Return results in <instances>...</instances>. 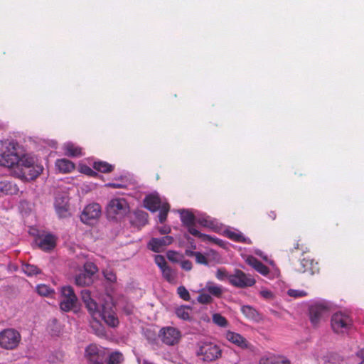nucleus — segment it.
Wrapping results in <instances>:
<instances>
[{
	"label": "nucleus",
	"instance_id": "f257e3e1",
	"mask_svg": "<svg viewBox=\"0 0 364 364\" xmlns=\"http://www.w3.org/2000/svg\"><path fill=\"white\" fill-rule=\"evenodd\" d=\"M26 154L23 146L14 138L0 141V166L11 169Z\"/></svg>",
	"mask_w": 364,
	"mask_h": 364
},
{
	"label": "nucleus",
	"instance_id": "f03ea898",
	"mask_svg": "<svg viewBox=\"0 0 364 364\" xmlns=\"http://www.w3.org/2000/svg\"><path fill=\"white\" fill-rule=\"evenodd\" d=\"M10 170L14 177L28 181L38 178L43 172V167L36 163L33 156L26 154Z\"/></svg>",
	"mask_w": 364,
	"mask_h": 364
},
{
	"label": "nucleus",
	"instance_id": "7ed1b4c3",
	"mask_svg": "<svg viewBox=\"0 0 364 364\" xmlns=\"http://www.w3.org/2000/svg\"><path fill=\"white\" fill-rule=\"evenodd\" d=\"M196 355L204 362H213L222 355V350L217 344L208 341H200L196 343Z\"/></svg>",
	"mask_w": 364,
	"mask_h": 364
},
{
	"label": "nucleus",
	"instance_id": "20e7f679",
	"mask_svg": "<svg viewBox=\"0 0 364 364\" xmlns=\"http://www.w3.org/2000/svg\"><path fill=\"white\" fill-rule=\"evenodd\" d=\"M181 222L184 226L188 228V231L192 235L200 238L203 242H212L215 244L220 245L222 242L218 238H214L211 236L201 233L194 228L195 222L196 221V217L191 212L188 210H183L181 213Z\"/></svg>",
	"mask_w": 364,
	"mask_h": 364
},
{
	"label": "nucleus",
	"instance_id": "39448f33",
	"mask_svg": "<svg viewBox=\"0 0 364 364\" xmlns=\"http://www.w3.org/2000/svg\"><path fill=\"white\" fill-rule=\"evenodd\" d=\"M331 325L335 333H345L352 328L353 320L349 313L339 311L332 315Z\"/></svg>",
	"mask_w": 364,
	"mask_h": 364
},
{
	"label": "nucleus",
	"instance_id": "423d86ee",
	"mask_svg": "<svg viewBox=\"0 0 364 364\" xmlns=\"http://www.w3.org/2000/svg\"><path fill=\"white\" fill-rule=\"evenodd\" d=\"M84 357L89 364H104L107 353L105 348L91 343L85 348Z\"/></svg>",
	"mask_w": 364,
	"mask_h": 364
},
{
	"label": "nucleus",
	"instance_id": "0eeeda50",
	"mask_svg": "<svg viewBox=\"0 0 364 364\" xmlns=\"http://www.w3.org/2000/svg\"><path fill=\"white\" fill-rule=\"evenodd\" d=\"M21 341L20 333L14 328H6L0 332V347L4 349H16Z\"/></svg>",
	"mask_w": 364,
	"mask_h": 364
},
{
	"label": "nucleus",
	"instance_id": "6e6552de",
	"mask_svg": "<svg viewBox=\"0 0 364 364\" xmlns=\"http://www.w3.org/2000/svg\"><path fill=\"white\" fill-rule=\"evenodd\" d=\"M97 312L98 314H96V316L99 318H102L109 326L114 328L119 325V319L117 316L113 303L105 302L102 304L100 309L99 306H97Z\"/></svg>",
	"mask_w": 364,
	"mask_h": 364
},
{
	"label": "nucleus",
	"instance_id": "1a4fd4ad",
	"mask_svg": "<svg viewBox=\"0 0 364 364\" xmlns=\"http://www.w3.org/2000/svg\"><path fill=\"white\" fill-rule=\"evenodd\" d=\"M61 300L60 308L62 311L68 312L76 306L77 297L72 287L64 286L61 287Z\"/></svg>",
	"mask_w": 364,
	"mask_h": 364
},
{
	"label": "nucleus",
	"instance_id": "9d476101",
	"mask_svg": "<svg viewBox=\"0 0 364 364\" xmlns=\"http://www.w3.org/2000/svg\"><path fill=\"white\" fill-rule=\"evenodd\" d=\"M230 284L237 288L252 287L256 283L255 279L250 275L240 269H236L232 274L228 276Z\"/></svg>",
	"mask_w": 364,
	"mask_h": 364
},
{
	"label": "nucleus",
	"instance_id": "9b49d317",
	"mask_svg": "<svg viewBox=\"0 0 364 364\" xmlns=\"http://www.w3.org/2000/svg\"><path fill=\"white\" fill-rule=\"evenodd\" d=\"M129 205L124 198H114L108 203L107 211L109 217L123 216L129 212Z\"/></svg>",
	"mask_w": 364,
	"mask_h": 364
},
{
	"label": "nucleus",
	"instance_id": "f8f14e48",
	"mask_svg": "<svg viewBox=\"0 0 364 364\" xmlns=\"http://www.w3.org/2000/svg\"><path fill=\"white\" fill-rule=\"evenodd\" d=\"M162 342L168 346L176 344L181 338V332L173 327L163 328L159 333Z\"/></svg>",
	"mask_w": 364,
	"mask_h": 364
},
{
	"label": "nucleus",
	"instance_id": "ddd939ff",
	"mask_svg": "<svg viewBox=\"0 0 364 364\" xmlns=\"http://www.w3.org/2000/svg\"><path fill=\"white\" fill-rule=\"evenodd\" d=\"M328 308L323 304H315L309 308V316L311 323L316 326L327 315Z\"/></svg>",
	"mask_w": 364,
	"mask_h": 364
},
{
	"label": "nucleus",
	"instance_id": "4468645a",
	"mask_svg": "<svg viewBox=\"0 0 364 364\" xmlns=\"http://www.w3.org/2000/svg\"><path fill=\"white\" fill-rule=\"evenodd\" d=\"M101 214V208L99 204L92 203L87 205L81 215L80 219L82 223L91 224L92 221L97 219Z\"/></svg>",
	"mask_w": 364,
	"mask_h": 364
},
{
	"label": "nucleus",
	"instance_id": "2eb2a0df",
	"mask_svg": "<svg viewBox=\"0 0 364 364\" xmlns=\"http://www.w3.org/2000/svg\"><path fill=\"white\" fill-rule=\"evenodd\" d=\"M318 263L309 257H305L300 261L299 267L296 271L300 273H309L311 275L319 272Z\"/></svg>",
	"mask_w": 364,
	"mask_h": 364
},
{
	"label": "nucleus",
	"instance_id": "dca6fc26",
	"mask_svg": "<svg viewBox=\"0 0 364 364\" xmlns=\"http://www.w3.org/2000/svg\"><path fill=\"white\" fill-rule=\"evenodd\" d=\"M173 242V237L169 235H166L160 238L153 237L148 243L149 250L154 252H161L164 248L171 245Z\"/></svg>",
	"mask_w": 364,
	"mask_h": 364
},
{
	"label": "nucleus",
	"instance_id": "f3484780",
	"mask_svg": "<svg viewBox=\"0 0 364 364\" xmlns=\"http://www.w3.org/2000/svg\"><path fill=\"white\" fill-rule=\"evenodd\" d=\"M35 242L41 250L48 252L55 248L56 245V238L51 234L38 235L35 239Z\"/></svg>",
	"mask_w": 364,
	"mask_h": 364
},
{
	"label": "nucleus",
	"instance_id": "a211bd4d",
	"mask_svg": "<svg viewBox=\"0 0 364 364\" xmlns=\"http://www.w3.org/2000/svg\"><path fill=\"white\" fill-rule=\"evenodd\" d=\"M226 338L228 341L242 349H252V344L240 333L228 331L226 333Z\"/></svg>",
	"mask_w": 364,
	"mask_h": 364
},
{
	"label": "nucleus",
	"instance_id": "6ab92c4d",
	"mask_svg": "<svg viewBox=\"0 0 364 364\" xmlns=\"http://www.w3.org/2000/svg\"><path fill=\"white\" fill-rule=\"evenodd\" d=\"M81 298L92 317L95 318L96 314H98V305L96 301L91 298L90 291L87 289L82 290Z\"/></svg>",
	"mask_w": 364,
	"mask_h": 364
},
{
	"label": "nucleus",
	"instance_id": "aec40b11",
	"mask_svg": "<svg viewBox=\"0 0 364 364\" xmlns=\"http://www.w3.org/2000/svg\"><path fill=\"white\" fill-rule=\"evenodd\" d=\"M162 201L157 194H150L144 199V206L149 211L154 213L161 207Z\"/></svg>",
	"mask_w": 364,
	"mask_h": 364
},
{
	"label": "nucleus",
	"instance_id": "412c9836",
	"mask_svg": "<svg viewBox=\"0 0 364 364\" xmlns=\"http://www.w3.org/2000/svg\"><path fill=\"white\" fill-rule=\"evenodd\" d=\"M55 208L60 218H66L69 215L67 197H56L55 200Z\"/></svg>",
	"mask_w": 364,
	"mask_h": 364
},
{
	"label": "nucleus",
	"instance_id": "4be33fe9",
	"mask_svg": "<svg viewBox=\"0 0 364 364\" xmlns=\"http://www.w3.org/2000/svg\"><path fill=\"white\" fill-rule=\"evenodd\" d=\"M246 262L249 265L263 276H267L269 273V268L253 256H249L247 258Z\"/></svg>",
	"mask_w": 364,
	"mask_h": 364
},
{
	"label": "nucleus",
	"instance_id": "5701e85b",
	"mask_svg": "<svg viewBox=\"0 0 364 364\" xmlns=\"http://www.w3.org/2000/svg\"><path fill=\"white\" fill-rule=\"evenodd\" d=\"M55 166L59 173L64 174L71 173L75 168V164L67 159H57Z\"/></svg>",
	"mask_w": 364,
	"mask_h": 364
},
{
	"label": "nucleus",
	"instance_id": "b1692460",
	"mask_svg": "<svg viewBox=\"0 0 364 364\" xmlns=\"http://www.w3.org/2000/svg\"><path fill=\"white\" fill-rule=\"evenodd\" d=\"M0 192L6 195H14L18 192L16 184L6 179H0Z\"/></svg>",
	"mask_w": 364,
	"mask_h": 364
},
{
	"label": "nucleus",
	"instance_id": "393cba45",
	"mask_svg": "<svg viewBox=\"0 0 364 364\" xmlns=\"http://www.w3.org/2000/svg\"><path fill=\"white\" fill-rule=\"evenodd\" d=\"M204 290H205L211 296H213L216 298H221L223 294V287L211 281H208L206 283Z\"/></svg>",
	"mask_w": 364,
	"mask_h": 364
},
{
	"label": "nucleus",
	"instance_id": "a878e982",
	"mask_svg": "<svg viewBox=\"0 0 364 364\" xmlns=\"http://www.w3.org/2000/svg\"><path fill=\"white\" fill-rule=\"evenodd\" d=\"M65 155L69 157H78L82 156V149L81 147L72 143H67L63 146Z\"/></svg>",
	"mask_w": 364,
	"mask_h": 364
},
{
	"label": "nucleus",
	"instance_id": "bb28decb",
	"mask_svg": "<svg viewBox=\"0 0 364 364\" xmlns=\"http://www.w3.org/2000/svg\"><path fill=\"white\" fill-rule=\"evenodd\" d=\"M98 316L92 317V321H90V327L93 333L98 337H104L106 336V331L104 326L98 320Z\"/></svg>",
	"mask_w": 364,
	"mask_h": 364
},
{
	"label": "nucleus",
	"instance_id": "cd10ccee",
	"mask_svg": "<svg viewBox=\"0 0 364 364\" xmlns=\"http://www.w3.org/2000/svg\"><path fill=\"white\" fill-rule=\"evenodd\" d=\"M75 282L78 287H85L92 284L93 279L89 275V274L82 272L75 277Z\"/></svg>",
	"mask_w": 364,
	"mask_h": 364
},
{
	"label": "nucleus",
	"instance_id": "c85d7f7f",
	"mask_svg": "<svg viewBox=\"0 0 364 364\" xmlns=\"http://www.w3.org/2000/svg\"><path fill=\"white\" fill-rule=\"evenodd\" d=\"M241 311L245 317L249 319L257 321L259 319L258 311L251 306H243L241 307Z\"/></svg>",
	"mask_w": 364,
	"mask_h": 364
},
{
	"label": "nucleus",
	"instance_id": "c756f323",
	"mask_svg": "<svg viewBox=\"0 0 364 364\" xmlns=\"http://www.w3.org/2000/svg\"><path fill=\"white\" fill-rule=\"evenodd\" d=\"M192 308L190 306L183 305L176 309V316L185 321L191 320L190 311Z\"/></svg>",
	"mask_w": 364,
	"mask_h": 364
},
{
	"label": "nucleus",
	"instance_id": "7c9ffc66",
	"mask_svg": "<svg viewBox=\"0 0 364 364\" xmlns=\"http://www.w3.org/2000/svg\"><path fill=\"white\" fill-rule=\"evenodd\" d=\"M93 168L102 173H110L114 169V166L106 161H95Z\"/></svg>",
	"mask_w": 364,
	"mask_h": 364
},
{
	"label": "nucleus",
	"instance_id": "2f4dec72",
	"mask_svg": "<svg viewBox=\"0 0 364 364\" xmlns=\"http://www.w3.org/2000/svg\"><path fill=\"white\" fill-rule=\"evenodd\" d=\"M21 268L22 271L28 277L37 275L41 272L40 269L33 264H23Z\"/></svg>",
	"mask_w": 364,
	"mask_h": 364
},
{
	"label": "nucleus",
	"instance_id": "473e14b6",
	"mask_svg": "<svg viewBox=\"0 0 364 364\" xmlns=\"http://www.w3.org/2000/svg\"><path fill=\"white\" fill-rule=\"evenodd\" d=\"M159 210V221L161 223H164L167 219V215L170 210V205L167 202H164Z\"/></svg>",
	"mask_w": 364,
	"mask_h": 364
},
{
	"label": "nucleus",
	"instance_id": "72a5a7b5",
	"mask_svg": "<svg viewBox=\"0 0 364 364\" xmlns=\"http://www.w3.org/2000/svg\"><path fill=\"white\" fill-rule=\"evenodd\" d=\"M197 301L201 304H210L213 303V299L203 288L199 291Z\"/></svg>",
	"mask_w": 364,
	"mask_h": 364
},
{
	"label": "nucleus",
	"instance_id": "f704fd0d",
	"mask_svg": "<svg viewBox=\"0 0 364 364\" xmlns=\"http://www.w3.org/2000/svg\"><path fill=\"white\" fill-rule=\"evenodd\" d=\"M228 237L235 241V242H243V243H246V244H250L251 243V241L250 239L248 238H246L241 233H238V232H228Z\"/></svg>",
	"mask_w": 364,
	"mask_h": 364
},
{
	"label": "nucleus",
	"instance_id": "c9c22d12",
	"mask_svg": "<svg viewBox=\"0 0 364 364\" xmlns=\"http://www.w3.org/2000/svg\"><path fill=\"white\" fill-rule=\"evenodd\" d=\"M279 356L274 354L264 355L259 360V364H277Z\"/></svg>",
	"mask_w": 364,
	"mask_h": 364
},
{
	"label": "nucleus",
	"instance_id": "e433bc0d",
	"mask_svg": "<svg viewBox=\"0 0 364 364\" xmlns=\"http://www.w3.org/2000/svg\"><path fill=\"white\" fill-rule=\"evenodd\" d=\"M188 256H194L198 264L208 265V261L205 255L200 252L190 251L187 253Z\"/></svg>",
	"mask_w": 364,
	"mask_h": 364
},
{
	"label": "nucleus",
	"instance_id": "4c0bfd02",
	"mask_svg": "<svg viewBox=\"0 0 364 364\" xmlns=\"http://www.w3.org/2000/svg\"><path fill=\"white\" fill-rule=\"evenodd\" d=\"M213 321L220 327H226L228 325V320L218 313H215L213 315Z\"/></svg>",
	"mask_w": 364,
	"mask_h": 364
},
{
	"label": "nucleus",
	"instance_id": "58836bf2",
	"mask_svg": "<svg viewBox=\"0 0 364 364\" xmlns=\"http://www.w3.org/2000/svg\"><path fill=\"white\" fill-rule=\"evenodd\" d=\"M122 360L123 355L119 352H114L109 355L107 364H119Z\"/></svg>",
	"mask_w": 364,
	"mask_h": 364
},
{
	"label": "nucleus",
	"instance_id": "ea45409f",
	"mask_svg": "<svg viewBox=\"0 0 364 364\" xmlns=\"http://www.w3.org/2000/svg\"><path fill=\"white\" fill-rule=\"evenodd\" d=\"M37 292L38 294L43 296H48L52 293H53V290L48 285L46 284H39L37 286L36 288Z\"/></svg>",
	"mask_w": 364,
	"mask_h": 364
},
{
	"label": "nucleus",
	"instance_id": "a19ab883",
	"mask_svg": "<svg viewBox=\"0 0 364 364\" xmlns=\"http://www.w3.org/2000/svg\"><path fill=\"white\" fill-rule=\"evenodd\" d=\"M196 223L203 227L212 228L214 225V221L211 220L208 216H201L196 219Z\"/></svg>",
	"mask_w": 364,
	"mask_h": 364
},
{
	"label": "nucleus",
	"instance_id": "79ce46f5",
	"mask_svg": "<svg viewBox=\"0 0 364 364\" xmlns=\"http://www.w3.org/2000/svg\"><path fill=\"white\" fill-rule=\"evenodd\" d=\"M98 269L97 266L91 262H87L84 264V272L85 273L89 274V275L92 277L94 274L97 272Z\"/></svg>",
	"mask_w": 364,
	"mask_h": 364
},
{
	"label": "nucleus",
	"instance_id": "37998d69",
	"mask_svg": "<svg viewBox=\"0 0 364 364\" xmlns=\"http://www.w3.org/2000/svg\"><path fill=\"white\" fill-rule=\"evenodd\" d=\"M177 294L184 301H188L191 299L190 294L184 286H180L177 288Z\"/></svg>",
	"mask_w": 364,
	"mask_h": 364
},
{
	"label": "nucleus",
	"instance_id": "c03bdc74",
	"mask_svg": "<svg viewBox=\"0 0 364 364\" xmlns=\"http://www.w3.org/2000/svg\"><path fill=\"white\" fill-rule=\"evenodd\" d=\"M163 274V277L168 282H173L175 280V276L173 274L172 269L168 267H166L161 269Z\"/></svg>",
	"mask_w": 364,
	"mask_h": 364
},
{
	"label": "nucleus",
	"instance_id": "a18cd8bd",
	"mask_svg": "<svg viewBox=\"0 0 364 364\" xmlns=\"http://www.w3.org/2000/svg\"><path fill=\"white\" fill-rule=\"evenodd\" d=\"M155 263L158 265V267L162 269L164 267H167V263L165 259V257L163 255H156L154 258Z\"/></svg>",
	"mask_w": 364,
	"mask_h": 364
},
{
	"label": "nucleus",
	"instance_id": "49530a36",
	"mask_svg": "<svg viewBox=\"0 0 364 364\" xmlns=\"http://www.w3.org/2000/svg\"><path fill=\"white\" fill-rule=\"evenodd\" d=\"M295 250H301L303 252H306L308 251L307 247L299 242V240L296 241L293 247L289 250L291 252H294Z\"/></svg>",
	"mask_w": 364,
	"mask_h": 364
},
{
	"label": "nucleus",
	"instance_id": "de8ad7c7",
	"mask_svg": "<svg viewBox=\"0 0 364 364\" xmlns=\"http://www.w3.org/2000/svg\"><path fill=\"white\" fill-rule=\"evenodd\" d=\"M104 277L107 281L114 282L117 280L116 274L109 269H106L103 272Z\"/></svg>",
	"mask_w": 364,
	"mask_h": 364
},
{
	"label": "nucleus",
	"instance_id": "09e8293b",
	"mask_svg": "<svg viewBox=\"0 0 364 364\" xmlns=\"http://www.w3.org/2000/svg\"><path fill=\"white\" fill-rule=\"evenodd\" d=\"M228 276L225 269L220 268L216 272V277L220 281L224 280L225 278L228 279Z\"/></svg>",
	"mask_w": 364,
	"mask_h": 364
},
{
	"label": "nucleus",
	"instance_id": "8fccbe9b",
	"mask_svg": "<svg viewBox=\"0 0 364 364\" xmlns=\"http://www.w3.org/2000/svg\"><path fill=\"white\" fill-rule=\"evenodd\" d=\"M288 294L290 296L297 298V297H301V296H304L306 294L304 293L303 291H300L298 290L289 289L288 291Z\"/></svg>",
	"mask_w": 364,
	"mask_h": 364
},
{
	"label": "nucleus",
	"instance_id": "3c124183",
	"mask_svg": "<svg viewBox=\"0 0 364 364\" xmlns=\"http://www.w3.org/2000/svg\"><path fill=\"white\" fill-rule=\"evenodd\" d=\"M193 265L192 262L190 260H183L181 262V268L186 271H190L192 269Z\"/></svg>",
	"mask_w": 364,
	"mask_h": 364
},
{
	"label": "nucleus",
	"instance_id": "603ef678",
	"mask_svg": "<svg viewBox=\"0 0 364 364\" xmlns=\"http://www.w3.org/2000/svg\"><path fill=\"white\" fill-rule=\"evenodd\" d=\"M167 257L172 262L177 261V253L174 251H168L167 252Z\"/></svg>",
	"mask_w": 364,
	"mask_h": 364
},
{
	"label": "nucleus",
	"instance_id": "864d4df0",
	"mask_svg": "<svg viewBox=\"0 0 364 364\" xmlns=\"http://www.w3.org/2000/svg\"><path fill=\"white\" fill-rule=\"evenodd\" d=\"M171 228L168 225H164L159 228V232L161 235H166L171 232Z\"/></svg>",
	"mask_w": 364,
	"mask_h": 364
},
{
	"label": "nucleus",
	"instance_id": "5fc2aeb1",
	"mask_svg": "<svg viewBox=\"0 0 364 364\" xmlns=\"http://www.w3.org/2000/svg\"><path fill=\"white\" fill-rule=\"evenodd\" d=\"M137 217H138L140 220H141L144 221V223H147V220H148V214H147L146 213L141 211V212H140V213H139L137 214Z\"/></svg>",
	"mask_w": 364,
	"mask_h": 364
},
{
	"label": "nucleus",
	"instance_id": "6e6d98bb",
	"mask_svg": "<svg viewBox=\"0 0 364 364\" xmlns=\"http://www.w3.org/2000/svg\"><path fill=\"white\" fill-rule=\"evenodd\" d=\"M107 187L112 188H122L124 187V185L121 183H108L105 185Z\"/></svg>",
	"mask_w": 364,
	"mask_h": 364
},
{
	"label": "nucleus",
	"instance_id": "4d7b16f0",
	"mask_svg": "<svg viewBox=\"0 0 364 364\" xmlns=\"http://www.w3.org/2000/svg\"><path fill=\"white\" fill-rule=\"evenodd\" d=\"M277 364H291L290 361L283 356H279Z\"/></svg>",
	"mask_w": 364,
	"mask_h": 364
},
{
	"label": "nucleus",
	"instance_id": "13d9d810",
	"mask_svg": "<svg viewBox=\"0 0 364 364\" xmlns=\"http://www.w3.org/2000/svg\"><path fill=\"white\" fill-rule=\"evenodd\" d=\"M261 294L264 298H269L272 296V293L269 291H262Z\"/></svg>",
	"mask_w": 364,
	"mask_h": 364
},
{
	"label": "nucleus",
	"instance_id": "bf43d9fd",
	"mask_svg": "<svg viewBox=\"0 0 364 364\" xmlns=\"http://www.w3.org/2000/svg\"><path fill=\"white\" fill-rule=\"evenodd\" d=\"M85 173L88 175L92 176L93 174H96V173L92 170L90 167H85Z\"/></svg>",
	"mask_w": 364,
	"mask_h": 364
},
{
	"label": "nucleus",
	"instance_id": "052dcab7",
	"mask_svg": "<svg viewBox=\"0 0 364 364\" xmlns=\"http://www.w3.org/2000/svg\"><path fill=\"white\" fill-rule=\"evenodd\" d=\"M362 355H363V360H364V350H362Z\"/></svg>",
	"mask_w": 364,
	"mask_h": 364
},
{
	"label": "nucleus",
	"instance_id": "680f3d73",
	"mask_svg": "<svg viewBox=\"0 0 364 364\" xmlns=\"http://www.w3.org/2000/svg\"><path fill=\"white\" fill-rule=\"evenodd\" d=\"M359 364H364V360Z\"/></svg>",
	"mask_w": 364,
	"mask_h": 364
}]
</instances>
